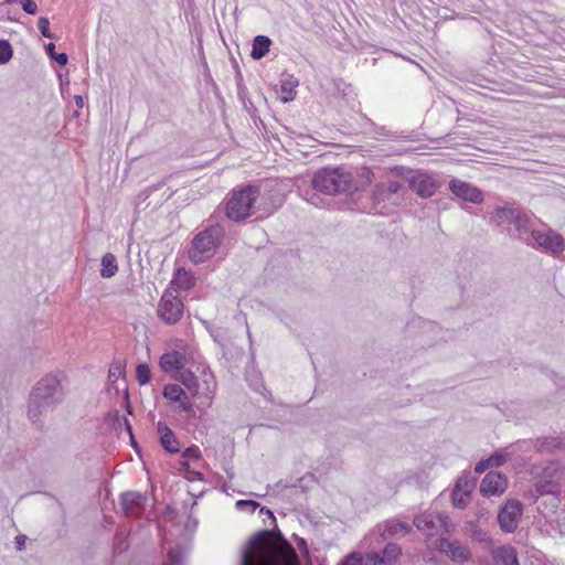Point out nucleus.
Here are the masks:
<instances>
[{
  "label": "nucleus",
  "mask_w": 565,
  "mask_h": 565,
  "mask_svg": "<svg viewBox=\"0 0 565 565\" xmlns=\"http://www.w3.org/2000/svg\"><path fill=\"white\" fill-rule=\"evenodd\" d=\"M403 188L402 182L396 180H390L386 184L388 195L398 193Z\"/></svg>",
  "instance_id": "41"
},
{
  "label": "nucleus",
  "mask_w": 565,
  "mask_h": 565,
  "mask_svg": "<svg viewBox=\"0 0 565 565\" xmlns=\"http://www.w3.org/2000/svg\"><path fill=\"white\" fill-rule=\"evenodd\" d=\"M38 26H39V30L41 32V34L46 38V39H55V35L50 31L49 26H50V21L47 18L45 17H41L39 18L38 20Z\"/></svg>",
  "instance_id": "35"
},
{
  "label": "nucleus",
  "mask_w": 565,
  "mask_h": 565,
  "mask_svg": "<svg viewBox=\"0 0 565 565\" xmlns=\"http://www.w3.org/2000/svg\"><path fill=\"white\" fill-rule=\"evenodd\" d=\"M298 85V79L290 74H282L280 79V89L286 94L282 100L290 102L295 98V87Z\"/></svg>",
  "instance_id": "24"
},
{
  "label": "nucleus",
  "mask_w": 565,
  "mask_h": 565,
  "mask_svg": "<svg viewBox=\"0 0 565 565\" xmlns=\"http://www.w3.org/2000/svg\"><path fill=\"white\" fill-rule=\"evenodd\" d=\"M184 305L173 292L167 290L158 306V317L167 324H175L183 316Z\"/></svg>",
  "instance_id": "8"
},
{
  "label": "nucleus",
  "mask_w": 565,
  "mask_h": 565,
  "mask_svg": "<svg viewBox=\"0 0 565 565\" xmlns=\"http://www.w3.org/2000/svg\"><path fill=\"white\" fill-rule=\"evenodd\" d=\"M121 550H122V548H121V545L115 546V552H117V551H118V552H121Z\"/></svg>",
  "instance_id": "62"
},
{
  "label": "nucleus",
  "mask_w": 565,
  "mask_h": 565,
  "mask_svg": "<svg viewBox=\"0 0 565 565\" xmlns=\"http://www.w3.org/2000/svg\"><path fill=\"white\" fill-rule=\"evenodd\" d=\"M473 536L480 542L486 541V533L480 530L476 531Z\"/></svg>",
  "instance_id": "53"
},
{
  "label": "nucleus",
  "mask_w": 565,
  "mask_h": 565,
  "mask_svg": "<svg viewBox=\"0 0 565 565\" xmlns=\"http://www.w3.org/2000/svg\"><path fill=\"white\" fill-rule=\"evenodd\" d=\"M374 173L372 172V170L367 167H363L361 169V174L360 177L364 180L363 184H370L372 182V178H373Z\"/></svg>",
  "instance_id": "43"
},
{
  "label": "nucleus",
  "mask_w": 565,
  "mask_h": 565,
  "mask_svg": "<svg viewBox=\"0 0 565 565\" xmlns=\"http://www.w3.org/2000/svg\"><path fill=\"white\" fill-rule=\"evenodd\" d=\"M371 199H372L373 203H375V204H380L386 200H390V195L386 190V184L385 183L376 184L372 191Z\"/></svg>",
  "instance_id": "30"
},
{
  "label": "nucleus",
  "mask_w": 565,
  "mask_h": 565,
  "mask_svg": "<svg viewBox=\"0 0 565 565\" xmlns=\"http://www.w3.org/2000/svg\"><path fill=\"white\" fill-rule=\"evenodd\" d=\"M113 416H114V422L116 425H118V426L124 425V423H122L124 417H121L117 411L113 414Z\"/></svg>",
  "instance_id": "52"
},
{
  "label": "nucleus",
  "mask_w": 565,
  "mask_h": 565,
  "mask_svg": "<svg viewBox=\"0 0 565 565\" xmlns=\"http://www.w3.org/2000/svg\"><path fill=\"white\" fill-rule=\"evenodd\" d=\"M125 408H126V412L129 415H132V407H131L130 402H129L128 391L127 390H126V396H125Z\"/></svg>",
  "instance_id": "51"
},
{
  "label": "nucleus",
  "mask_w": 565,
  "mask_h": 565,
  "mask_svg": "<svg viewBox=\"0 0 565 565\" xmlns=\"http://www.w3.org/2000/svg\"><path fill=\"white\" fill-rule=\"evenodd\" d=\"M184 467L189 468V463L188 462H183L182 463Z\"/></svg>",
  "instance_id": "64"
},
{
  "label": "nucleus",
  "mask_w": 565,
  "mask_h": 565,
  "mask_svg": "<svg viewBox=\"0 0 565 565\" xmlns=\"http://www.w3.org/2000/svg\"><path fill=\"white\" fill-rule=\"evenodd\" d=\"M0 20H12L9 17V11L1 4H0Z\"/></svg>",
  "instance_id": "50"
},
{
  "label": "nucleus",
  "mask_w": 565,
  "mask_h": 565,
  "mask_svg": "<svg viewBox=\"0 0 565 565\" xmlns=\"http://www.w3.org/2000/svg\"><path fill=\"white\" fill-rule=\"evenodd\" d=\"M495 559L502 565H520L516 550L511 545L500 546L495 553Z\"/></svg>",
  "instance_id": "23"
},
{
  "label": "nucleus",
  "mask_w": 565,
  "mask_h": 565,
  "mask_svg": "<svg viewBox=\"0 0 565 565\" xmlns=\"http://www.w3.org/2000/svg\"><path fill=\"white\" fill-rule=\"evenodd\" d=\"M22 9L29 14H35L38 12V6L34 0H20Z\"/></svg>",
  "instance_id": "39"
},
{
  "label": "nucleus",
  "mask_w": 565,
  "mask_h": 565,
  "mask_svg": "<svg viewBox=\"0 0 565 565\" xmlns=\"http://www.w3.org/2000/svg\"><path fill=\"white\" fill-rule=\"evenodd\" d=\"M438 519L439 513L424 512L414 518L413 524L418 529V531L433 535L438 531Z\"/></svg>",
  "instance_id": "17"
},
{
  "label": "nucleus",
  "mask_w": 565,
  "mask_h": 565,
  "mask_svg": "<svg viewBox=\"0 0 565 565\" xmlns=\"http://www.w3.org/2000/svg\"><path fill=\"white\" fill-rule=\"evenodd\" d=\"M449 189L457 198H460L463 201L476 204L481 203L483 201L482 192L478 188L471 185L468 182H463L460 180H451L449 182Z\"/></svg>",
  "instance_id": "14"
},
{
  "label": "nucleus",
  "mask_w": 565,
  "mask_h": 565,
  "mask_svg": "<svg viewBox=\"0 0 565 565\" xmlns=\"http://www.w3.org/2000/svg\"><path fill=\"white\" fill-rule=\"evenodd\" d=\"M239 565H301L291 543L277 527L260 530L242 550Z\"/></svg>",
  "instance_id": "1"
},
{
  "label": "nucleus",
  "mask_w": 565,
  "mask_h": 565,
  "mask_svg": "<svg viewBox=\"0 0 565 565\" xmlns=\"http://www.w3.org/2000/svg\"><path fill=\"white\" fill-rule=\"evenodd\" d=\"M298 546H299L300 550H302L306 553H308L307 542L303 539H299L298 540Z\"/></svg>",
  "instance_id": "55"
},
{
  "label": "nucleus",
  "mask_w": 565,
  "mask_h": 565,
  "mask_svg": "<svg viewBox=\"0 0 565 565\" xmlns=\"http://www.w3.org/2000/svg\"><path fill=\"white\" fill-rule=\"evenodd\" d=\"M178 403H179L178 408L180 412L190 413L193 409V406H192L186 394H185V398H182Z\"/></svg>",
  "instance_id": "42"
},
{
  "label": "nucleus",
  "mask_w": 565,
  "mask_h": 565,
  "mask_svg": "<svg viewBox=\"0 0 565 565\" xmlns=\"http://www.w3.org/2000/svg\"><path fill=\"white\" fill-rule=\"evenodd\" d=\"M136 379L140 385H145L150 382L151 371L148 364L141 363L137 365Z\"/></svg>",
  "instance_id": "31"
},
{
  "label": "nucleus",
  "mask_w": 565,
  "mask_h": 565,
  "mask_svg": "<svg viewBox=\"0 0 565 565\" xmlns=\"http://www.w3.org/2000/svg\"><path fill=\"white\" fill-rule=\"evenodd\" d=\"M235 68H236L235 79H236V86H237V95H238L239 99H242L244 102V99L247 95V88L243 83V75H242L237 64L235 65Z\"/></svg>",
  "instance_id": "34"
},
{
  "label": "nucleus",
  "mask_w": 565,
  "mask_h": 565,
  "mask_svg": "<svg viewBox=\"0 0 565 565\" xmlns=\"http://www.w3.org/2000/svg\"><path fill=\"white\" fill-rule=\"evenodd\" d=\"M460 479H461V489L469 488V487H468V480H467V479H463V478H460Z\"/></svg>",
  "instance_id": "60"
},
{
  "label": "nucleus",
  "mask_w": 565,
  "mask_h": 565,
  "mask_svg": "<svg viewBox=\"0 0 565 565\" xmlns=\"http://www.w3.org/2000/svg\"><path fill=\"white\" fill-rule=\"evenodd\" d=\"M159 364L164 372L181 371L184 367V355L179 351H171L161 355Z\"/></svg>",
  "instance_id": "19"
},
{
  "label": "nucleus",
  "mask_w": 565,
  "mask_h": 565,
  "mask_svg": "<svg viewBox=\"0 0 565 565\" xmlns=\"http://www.w3.org/2000/svg\"><path fill=\"white\" fill-rule=\"evenodd\" d=\"M130 441H131V446L136 449L137 452H139V446H138L136 439L134 438V441L132 440H130Z\"/></svg>",
  "instance_id": "61"
},
{
  "label": "nucleus",
  "mask_w": 565,
  "mask_h": 565,
  "mask_svg": "<svg viewBox=\"0 0 565 565\" xmlns=\"http://www.w3.org/2000/svg\"><path fill=\"white\" fill-rule=\"evenodd\" d=\"M26 536L23 534H20L15 537V544L18 551H23L25 546Z\"/></svg>",
  "instance_id": "46"
},
{
  "label": "nucleus",
  "mask_w": 565,
  "mask_h": 565,
  "mask_svg": "<svg viewBox=\"0 0 565 565\" xmlns=\"http://www.w3.org/2000/svg\"><path fill=\"white\" fill-rule=\"evenodd\" d=\"M182 457L183 458H191V459H199L201 457V451L199 449L198 446H191V447H188L183 454H182Z\"/></svg>",
  "instance_id": "40"
},
{
  "label": "nucleus",
  "mask_w": 565,
  "mask_h": 565,
  "mask_svg": "<svg viewBox=\"0 0 565 565\" xmlns=\"http://www.w3.org/2000/svg\"><path fill=\"white\" fill-rule=\"evenodd\" d=\"M380 535L383 540L394 536H405L412 532V526L408 523L402 522L396 519L387 520L383 526H380Z\"/></svg>",
  "instance_id": "16"
},
{
  "label": "nucleus",
  "mask_w": 565,
  "mask_h": 565,
  "mask_svg": "<svg viewBox=\"0 0 565 565\" xmlns=\"http://www.w3.org/2000/svg\"><path fill=\"white\" fill-rule=\"evenodd\" d=\"M320 201L319 196H317L316 194H312V196L310 199H308V201H310L313 205H318V201Z\"/></svg>",
  "instance_id": "57"
},
{
  "label": "nucleus",
  "mask_w": 565,
  "mask_h": 565,
  "mask_svg": "<svg viewBox=\"0 0 565 565\" xmlns=\"http://www.w3.org/2000/svg\"><path fill=\"white\" fill-rule=\"evenodd\" d=\"M236 508L239 511L254 512L257 508H259V503L254 500H238L236 502Z\"/></svg>",
  "instance_id": "37"
},
{
  "label": "nucleus",
  "mask_w": 565,
  "mask_h": 565,
  "mask_svg": "<svg viewBox=\"0 0 565 565\" xmlns=\"http://www.w3.org/2000/svg\"><path fill=\"white\" fill-rule=\"evenodd\" d=\"M259 513L267 514L273 522H276V518L269 509L259 505Z\"/></svg>",
  "instance_id": "49"
},
{
  "label": "nucleus",
  "mask_w": 565,
  "mask_h": 565,
  "mask_svg": "<svg viewBox=\"0 0 565 565\" xmlns=\"http://www.w3.org/2000/svg\"><path fill=\"white\" fill-rule=\"evenodd\" d=\"M185 394L184 390L178 384H167L162 391L163 397L171 402H179L182 398H185Z\"/></svg>",
  "instance_id": "28"
},
{
  "label": "nucleus",
  "mask_w": 565,
  "mask_h": 565,
  "mask_svg": "<svg viewBox=\"0 0 565 565\" xmlns=\"http://www.w3.org/2000/svg\"><path fill=\"white\" fill-rule=\"evenodd\" d=\"M487 459H488L491 468H494V467L497 468V467H501L507 461L508 456L503 452L497 451Z\"/></svg>",
  "instance_id": "36"
},
{
  "label": "nucleus",
  "mask_w": 565,
  "mask_h": 565,
  "mask_svg": "<svg viewBox=\"0 0 565 565\" xmlns=\"http://www.w3.org/2000/svg\"><path fill=\"white\" fill-rule=\"evenodd\" d=\"M65 391L60 379L47 374L32 387L28 401V417L36 425H42V418L47 412L54 411L63 403Z\"/></svg>",
  "instance_id": "2"
},
{
  "label": "nucleus",
  "mask_w": 565,
  "mask_h": 565,
  "mask_svg": "<svg viewBox=\"0 0 565 565\" xmlns=\"http://www.w3.org/2000/svg\"><path fill=\"white\" fill-rule=\"evenodd\" d=\"M189 473L191 475V477H189L190 480H194V479H199L201 480L202 479V473L201 472H198V471H190L189 470Z\"/></svg>",
  "instance_id": "54"
},
{
  "label": "nucleus",
  "mask_w": 565,
  "mask_h": 565,
  "mask_svg": "<svg viewBox=\"0 0 565 565\" xmlns=\"http://www.w3.org/2000/svg\"><path fill=\"white\" fill-rule=\"evenodd\" d=\"M402 554L401 547L395 543H388L380 555V559L384 561L383 565L393 564L397 557Z\"/></svg>",
  "instance_id": "27"
},
{
  "label": "nucleus",
  "mask_w": 565,
  "mask_h": 565,
  "mask_svg": "<svg viewBox=\"0 0 565 565\" xmlns=\"http://www.w3.org/2000/svg\"><path fill=\"white\" fill-rule=\"evenodd\" d=\"M53 61H55L57 64L64 66L68 62V56L66 53H56L53 57Z\"/></svg>",
  "instance_id": "45"
},
{
  "label": "nucleus",
  "mask_w": 565,
  "mask_h": 565,
  "mask_svg": "<svg viewBox=\"0 0 565 565\" xmlns=\"http://www.w3.org/2000/svg\"><path fill=\"white\" fill-rule=\"evenodd\" d=\"M157 430L162 448L170 454H178L180 451V444L175 434L167 426L166 423L159 422Z\"/></svg>",
  "instance_id": "15"
},
{
  "label": "nucleus",
  "mask_w": 565,
  "mask_h": 565,
  "mask_svg": "<svg viewBox=\"0 0 565 565\" xmlns=\"http://www.w3.org/2000/svg\"><path fill=\"white\" fill-rule=\"evenodd\" d=\"M181 269L177 271L175 277L172 279L171 284H179L178 280L180 279Z\"/></svg>",
  "instance_id": "58"
},
{
  "label": "nucleus",
  "mask_w": 565,
  "mask_h": 565,
  "mask_svg": "<svg viewBox=\"0 0 565 565\" xmlns=\"http://www.w3.org/2000/svg\"><path fill=\"white\" fill-rule=\"evenodd\" d=\"M491 468L488 459H481L475 467V471L478 475L483 473L487 469Z\"/></svg>",
  "instance_id": "44"
},
{
  "label": "nucleus",
  "mask_w": 565,
  "mask_h": 565,
  "mask_svg": "<svg viewBox=\"0 0 565 565\" xmlns=\"http://www.w3.org/2000/svg\"><path fill=\"white\" fill-rule=\"evenodd\" d=\"M259 192V186L254 184H247L233 190L225 205L226 216L234 222H239L250 216Z\"/></svg>",
  "instance_id": "4"
},
{
  "label": "nucleus",
  "mask_w": 565,
  "mask_h": 565,
  "mask_svg": "<svg viewBox=\"0 0 565 565\" xmlns=\"http://www.w3.org/2000/svg\"><path fill=\"white\" fill-rule=\"evenodd\" d=\"M505 489L507 478L497 471L488 472L480 483V492L483 497L501 494Z\"/></svg>",
  "instance_id": "13"
},
{
  "label": "nucleus",
  "mask_w": 565,
  "mask_h": 565,
  "mask_svg": "<svg viewBox=\"0 0 565 565\" xmlns=\"http://www.w3.org/2000/svg\"><path fill=\"white\" fill-rule=\"evenodd\" d=\"M45 52L46 54L52 58L56 53H55V44L50 42L45 45Z\"/></svg>",
  "instance_id": "48"
},
{
  "label": "nucleus",
  "mask_w": 565,
  "mask_h": 565,
  "mask_svg": "<svg viewBox=\"0 0 565 565\" xmlns=\"http://www.w3.org/2000/svg\"><path fill=\"white\" fill-rule=\"evenodd\" d=\"M179 380L193 396L199 393V380L193 372L189 370L182 371Z\"/></svg>",
  "instance_id": "26"
},
{
  "label": "nucleus",
  "mask_w": 565,
  "mask_h": 565,
  "mask_svg": "<svg viewBox=\"0 0 565 565\" xmlns=\"http://www.w3.org/2000/svg\"><path fill=\"white\" fill-rule=\"evenodd\" d=\"M534 447L540 452H553L565 447V439L561 437H540L536 438Z\"/></svg>",
  "instance_id": "20"
},
{
  "label": "nucleus",
  "mask_w": 565,
  "mask_h": 565,
  "mask_svg": "<svg viewBox=\"0 0 565 565\" xmlns=\"http://www.w3.org/2000/svg\"><path fill=\"white\" fill-rule=\"evenodd\" d=\"M490 222L494 223L498 226L509 224L512 227H509V232L512 230L519 235L522 236L530 232V218L529 216L520 209L513 206H498L495 207L490 215Z\"/></svg>",
  "instance_id": "6"
},
{
  "label": "nucleus",
  "mask_w": 565,
  "mask_h": 565,
  "mask_svg": "<svg viewBox=\"0 0 565 565\" xmlns=\"http://www.w3.org/2000/svg\"><path fill=\"white\" fill-rule=\"evenodd\" d=\"M396 170L402 180L408 184L409 189L423 199L433 196L439 188L434 177L426 172L407 170L403 167L396 168Z\"/></svg>",
  "instance_id": "7"
},
{
  "label": "nucleus",
  "mask_w": 565,
  "mask_h": 565,
  "mask_svg": "<svg viewBox=\"0 0 565 565\" xmlns=\"http://www.w3.org/2000/svg\"><path fill=\"white\" fill-rule=\"evenodd\" d=\"M436 550L447 555L452 562L465 563L471 559L470 550L458 540L440 537L436 541Z\"/></svg>",
  "instance_id": "11"
},
{
  "label": "nucleus",
  "mask_w": 565,
  "mask_h": 565,
  "mask_svg": "<svg viewBox=\"0 0 565 565\" xmlns=\"http://www.w3.org/2000/svg\"><path fill=\"white\" fill-rule=\"evenodd\" d=\"M223 231L220 226H211L196 234L189 252L190 259L195 264L203 263L218 246Z\"/></svg>",
  "instance_id": "5"
},
{
  "label": "nucleus",
  "mask_w": 565,
  "mask_h": 565,
  "mask_svg": "<svg viewBox=\"0 0 565 565\" xmlns=\"http://www.w3.org/2000/svg\"><path fill=\"white\" fill-rule=\"evenodd\" d=\"M180 287H181V288H183V289H186L189 286H188V285L180 284Z\"/></svg>",
  "instance_id": "63"
},
{
  "label": "nucleus",
  "mask_w": 565,
  "mask_h": 565,
  "mask_svg": "<svg viewBox=\"0 0 565 565\" xmlns=\"http://www.w3.org/2000/svg\"><path fill=\"white\" fill-rule=\"evenodd\" d=\"M531 235L536 245L553 254L564 250V239L561 234L550 230L546 233L540 231H531Z\"/></svg>",
  "instance_id": "12"
},
{
  "label": "nucleus",
  "mask_w": 565,
  "mask_h": 565,
  "mask_svg": "<svg viewBox=\"0 0 565 565\" xmlns=\"http://www.w3.org/2000/svg\"><path fill=\"white\" fill-rule=\"evenodd\" d=\"M271 40L266 35H257L253 40L250 56L254 60L263 58L268 52Z\"/></svg>",
  "instance_id": "21"
},
{
  "label": "nucleus",
  "mask_w": 565,
  "mask_h": 565,
  "mask_svg": "<svg viewBox=\"0 0 565 565\" xmlns=\"http://www.w3.org/2000/svg\"><path fill=\"white\" fill-rule=\"evenodd\" d=\"M148 498L138 491H126L120 494V509L125 516L138 519L142 515Z\"/></svg>",
  "instance_id": "10"
},
{
  "label": "nucleus",
  "mask_w": 565,
  "mask_h": 565,
  "mask_svg": "<svg viewBox=\"0 0 565 565\" xmlns=\"http://www.w3.org/2000/svg\"><path fill=\"white\" fill-rule=\"evenodd\" d=\"M122 423H124L126 431L129 435L130 440L134 441V433H132V427H131L130 423L128 422L127 418H122Z\"/></svg>",
  "instance_id": "47"
},
{
  "label": "nucleus",
  "mask_w": 565,
  "mask_h": 565,
  "mask_svg": "<svg viewBox=\"0 0 565 565\" xmlns=\"http://www.w3.org/2000/svg\"><path fill=\"white\" fill-rule=\"evenodd\" d=\"M185 557V548L181 545H175L169 548L167 554L166 565H182Z\"/></svg>",
  "instance_id": "29"
},
{
  "label": "nucleus",
  "mask_w": 565,
  "mask_h": 565,
  "mask_svg": "<svg viewBox=\"0 0 565 565\" xmlns=\"http://www.w3.org/2000/svg\"><path fill=\"white\" fill-rule=\"evenodd\" d=\"M74 99L78 108H82L84 106V99L81 95H76Z\"/></svg>",
  "instance_id": "56"
},
{
  "label": "nucleus",
  "mask_w": 565,
  "mask_h": 565,
  "mask_svg": "<svg viewBox=\"0 0 565 565\" xmlns=\"http://www.w3.org/2000/svg\"><path fill=\"white\" fill-rule=\"evenodd\" d=\"M522 513V502L519 500H509L498 513V522L501 530L505 533L514 532Z\"/></svg>",
  "instance_id": "9"
},
{
  "label": "nucleus",
  "mask_w": 565,
  "mask_h": 565,
  "mask_svg": "<svg viewBox=\"0 0 565 565\" xmlns=\"http://www.w3.org/2000/svg\"><path fill=\"white\" fill-rule=\"evenodd\" d=\"M384 561L380 559V554L370 553L361 555L360 553H351L345 556L339 565H383Z\"/></svg>",
  "instance_id": "18"
},
{
  "label": "nucleus",
  "mask_w": 565,
  "mask_h": 565,
  "mask_svg": "<svg viewBox=\"0 0 565 565\" xmlns=\"http://www.w3.org/2000/svg\"><path fill=\"white\" fill-rule=\"evenodd\" d=\"M438 529H443L445 533H451L455 526L448 515L439 513Z\"/></svg>",
  "instance_id": "38"
},
{
  "label": "nucleus",
  "mask_w": 565,
  "mask_h": 565,
  "mask_svg": "<svg viewBox=\"0 0 565 565\" xmlns=\"http://www.w3.org/2000/svg\"><path fill=\"white\" fill-rule=\"evenodd\" d=\"M470 493L469 488L461 489V479H458L451 494L452 504L458 509H465L469 503Z\"/></svg>",
  "instance_id": "22"
},
{
  "label": "nucleus",
  "mask_w": 565,
  "mask_h": 565,
  "mask_svg": "<svg viewBox=\"0 0 565 565\" xmlns=\"http://www.w3.org/2000/svg\"><path fill=\"white\" fill-rule=\"evenodd\" d=\"M376 132L381 134V135H384V136H387L388 134L386 132V129L384 126L380 127L376 129Z\"/></svg>",
  "instance_id": "59"
},
{
  "label": "nucleus",
  "mask_w": 565,
  "mask_h": 565,
  "mask_svg": "<svg viewBox=\"0 0 565 565\" xmlns=\"http://www.w3.org/2000/svg\"><path fill=\"white\" fill-rule=\"evenodd\" d=\"M311 185L316 191L327 195L353 194L358 189L352 174L340 167H326L318 170L311 180Z\"/></svg>",
  "instance_id": "3"
},
{
  "label": "nucleus",
  "mask_w": 565,
  "mask_h": 565,
  "mask_svg": "<svg viewBox=\"0 0 565 565\" xmlns=\"http://www.w3.org/2000/svg\"><path fill=\"white\" fill-rule=\"evenodd\" d=\"M125 373V365L120 361H114L108 371V380L115 383Z\"/></svg>",
  "instance_id": "33"
},
{
  "label": "nucleus",
  "mask_w": 565,
  "mask_h": 565,
  "mask_svg": "<svg viewBox=\"0 0 565 565\" xmlns=\"http://www.w3.org/2000/svg\"><path fill=\"white\" fill-rule=\"evenodd\" d=\"M118 270L117 259L111 253H107L102 257L100 276L103 278H111Z\"/></svg>",
  "instance_id": "25"
},
{
  "label": "nucleus",
  "mask_w": 565,
  "mask_h": 565,
  "mask_svg": "<svg viewBox=\"0 0 565 565\" xmlns=\"http://www.w3.org/2000/svg\"><path fill=\"white\" fill-rule=\"evenodd\" d=\"M13 56V49L8 40H0V65L8 63Z\"/></svg>",
  "instance_id": "32"
}]
</instances>
